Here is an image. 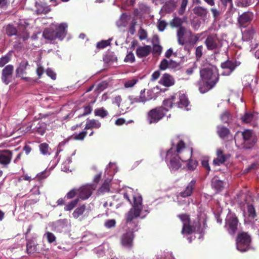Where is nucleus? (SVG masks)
<instances>
[{
	"label": "nucleus",
	"mask_w": 259,
	"mask_h": 259,
	"mask_svg": "<svg viewBox=\"0 0 259 259\" xmlns=\"http://www.w3.org/2000/svg\"><path fill=\"white\" fill-rule=\"evenodd\" d=\"M192 149L190 150L187 148L185 142L180 139H178L176 142L171 143L170 148L166 152V157L169 159V165L170 168L176 170L179 169L183 162L187 161L191 158Z\"/></svg>",
	"instance_id": "1"
},
{
	"label": "nucleus",
	"mask_w": 259,
	"mask_h": 259,
	"mask_svg": "<svg viewBox=\"0 0 259 259\" xmlns=\"http://www.w3.org/2000/svg\"><path fill=\"white\" fill-rule=\"evenodd\" d=\"M200 80L197 86L201 93H205L212 89L218 82L219 74L216 66L209 64L200 70Z\"/></svg>",
	"instance_id": "2"
},
{
	"label": "nucleus",
	"mask_w": 259,
	"mask_h": 259,
	"mask_svg": "<svg viewBox=\"0 0 259 259\" xmlns=\"http://www.w3.org/2000/svg\"><path fill=\"white\" fill-rule=\"evenodd\" d=\"M236 146L242 150L252 149L257 141V138L251 130H245L237 132L234 136Z\"/></svg>",
	"instance_id": "3"
},
{
	"label": "nucleus",
	"mask_w": 259,
	"mask_h": 259,
	"mask_svg": "<svg viewBox=\"0 0 259 259\" xmlns=\"http://www.w3.org/2000/svg\"><path fill=\"white\" fill-rule=\"evenodd\" d=\"M179 218L183 222V225L181 231L183 235H190L197 232L199 233H202L204 229L201 228L199 220H198L193 222L190 220V215L186 213H183L178 215Z\"/></svg>",
	"instance_id": "4"
},
{
	"label": "nucleus",
	"mask_w": 259,
	"mask_h": 259,
	"mask_svg": "<svg viewBox=\"0 0 259 259\" xmlns=\"http://www.w3.org/2000/svg\"><path fill=\"white\" fill-rule=\"evenodd\" d=\"M67 24L61 23L59 25L52 26L49 28H46L42 35L47 39L53 40L58 38L61 40H63L66 35Z\"/></svg>",
	"instance_id": "5"
},
{
	"label": "nucleus",
	"mask_w": 259,
	"mask_h": 259,
	"mask_svg": "<svg viewBox=\"0 0 259 259\" xmlns=\"http://www.w3.org/2000/svg\"><path fill=\"white\" fill-rule=\"evenodd\" d=\"M168 109L159 106L151 109L147 113V119L149 124L156 123L166 115Z\"/></svg>",
	"instance_id": "6"
},
{
	"label": "nucleus",
	"mask_w": 259,
	"mask_h": 259,
	"mask_svg": "<svg viewBox=\"0 0 259 259\" xmlns=\"http://www.w3.org/2000/svg\"><path fill=\"white\" fill-rule=\"evenodd\" d=\"M137 231V229L135 228L128 227L120 237V243L123 247L130 249L133 247L134 239L135 237L134 233Z\"/></svg>",
	"instance_id": "7"
},
{
	"label": "nucleus",
	"mask_w": 259,
	"mask_h": 259,
	"mask_svg": "<svg viewBox=\"0 0 259 259\" xmlns=\"http://www.w3.org/2000/svg\"><path fill=\"white\" fill-rule=\"evenodd\" d=\"M250 241V237L247 233H239L236 239L237 248L242 252L246 251L249 248Z\"/></svg>",
	"instance_id": "8"
},
{
	"label": "nucleus",
	"mask_w": 259,
	"mask_h": 259,
	"mask_svg": "<svg viewBox=\"0 0 259 259\" xmlns=\"http://www.w3.org/2000/svg\"><path fill=\"white\" fill-rule=\"evenodd\" d=\"M46 129L47 124L45 122L36 120L33 121L30 125L27 126L26 131L42 136L45 133Z\"/></svg>",
	"instance_id": "9"
},
{
	"label": "nucleus",
	"mask_w": 259,
	"mask_h": 259,
	"mask_svg": "<svg viewBox=\"0 0 259 259\" xmlns=\"http://www.w3.org/2000/svg\"><path fill=\"white\" fill-rule=\"evenodd\" d=\"M239 221L236 215L230 213L226 219L225 228L230 234L234 235L237 230Z\"/></svg>",
	"instance_id": "10"
},
{
	"label": "nucleus",
	"mask_w": 259,
	"mask_h": 259,
	"mask_svg": "<svg viewBox=\"0 0 259 259\" xmlns=\"http://www.w3.org/2000/svg\"><path fill=\"white\" fill-rule=\"evenodd\" d=\"M240 65V62L236 60L228 59L226 61L221 63V67L226 70L222 73L223 75H230L236 68L237 67Z\"/></svg>",
	"instance_id": "11"
},
{
	"label": "nucleus",
	"mask_w": 259,
	"mask_h": 259,
	"mask_svg": "<svg viewBox=\"0 0 259 259\" xmlns=\"http://www.w3.org/2000/svg\"><path fill=\"white\" fill-rule=\"evenodd\" d=\"M13 71L14 66L12 65H8L2 70L1 79L6 85L12 81Z\"/></svg>",
	"instance_id": "12"
},
{
	"label": "nucleus",
	"mask_w": 259,
	"mask_h": 259,
	"mask_svg": "<svg viewBox=\"0 0 259 259\" xmlns=\"http://www.w3.org/2000/svg\"><path fill=\"white\" fill-rule=\"evenodd\" d=\"M13 157V152L9 150L0 151V164L3 167H7L11 163Z\"/></svg>",
	"instance_id": "13"
},
{
	"label": "nucleus",
	"mask_w": 259,
	"mask_h": 259,
	"mask_svg": "<svg viewBox=\"0 0 259 259\" xmlns=\"http://www.w3.org/2000/svg\"><path fill=\"white\" fill-rule=\"evenodd\" d=\"M220 39L216 34L208 35L205 40V44L208 50H213L219 48Z\"/></svg>",
	"instance_id": "14"
},
{
	"label": "nucleus",
	"mask_w": 259,
	"mask_h": 259,
	"mask_svg": "<svg viewBox=\"0 0 259 259\" xmlns=\"http://www.w3.org/2000/svg\"><path fill=\"white\" fill-rule=\"evenodd\" d=\"M176 95V106L180 108H185L187 110H189V106L190 102L187 97L184 94H182L179 95Z\"/></svg>",
	"instance_id": "15"
},
{
	"label": "nucleus",
	"mask_w": 259,
	"mask_h": 259,
	"mask_svg": "<svg viewBox=\"0 0 259 259\" xmlns=\"http://www.w3.org/2000/svg\"><path fill=\"white\" fill-rule=\"evenodd\" d=\"M141 211L135 209L134 208H131L129 211L128 212L126 218V223L128 227H134L136 228L138 224L134 223L133 225V223L132 222L133 220L138 217H139L141 214Z\"/></svg>",
	"instance_id": "16"
},
{
	"label": "nucleus",
	"mask_w": 259,
	"mask_h": 259,
	"mask_svg": "<svg viewBox=\"0 0 259 259\" xmlns=\"http://www.w3.org/2000/svg\"><path fill=\"white\" fill-rule=\"evenodd\" d=\"M253 18V14L251 12H246L239 16L238 21L241 27H245L252 21Z\"/></svg>",
	"instance_id": "17"
},
{
	"label": "nucleus",
	"mask_w": 259,
	"mask_h": 259,
	"mask_svg": "<svg viewBox=\"0 0 259 259\" xmlns=\"http://www.w3.org/2000/svg\"><path fill=\"white\" fill-rule=\"evenodd\" d=\"M28 65V63L27 61H22L16 70V76L17 77H21L22 79L28 81V78L24 77V75L26 74V70Z\"/></svg>",
	"instance_id": "18"
},
{
	"label": "nucleus",
	"mask_w": 259,
	"mask_h": 259,
	"mask_svg": "<svg viewBox=\"0 0 259 259\" xmlns=\"http://www.w3.org/2000/svg\"><path fill=\"white\" fill-rule=\"evenodd\" d=\"M196 180H192L188 183L185 189L179 193V195L183 198H186L192 195L195 188Z\"/></svg>",
	"instance_id": "19"
},
{
	"label": "nucleus",
	"mask_w": 259,
	"mask_h": 259,
	"mask_svg": "<svg viewBox=\"0 0 259 259\" xmlns=\"http://www.w3.org/2000/svg\"><path fill=\"white\" fill-rule=\"evenodd\" d=\"M217 157L213 160V164L215 165H220L224 163L230 156V154H224L221 149L217 151Z\"/></svg>",
	"instance_id": "20"
},
{
	"label": "nucleus",
	"mask_w": 259,
	"mask_h": 259,
	"mask_svg": "<svg viewBox=\"0 0 259 259\" xmlns=\"http://www.w3.org/2000/svg\"><path fill=\"white\" fill-rule=\"evenodd\" d=\"M78 190L79 197L82 200L88 199L92 194V189L91 186H84Z\"/></svg>",
	"instance_id": "21"
},
{
	"label": "nucleus",
	"mask_w": 259,
	"mask_h": 259,
	"mask_svg": "<svg viewBox=\"0 0 259 259\" xmlns=\"http://www.w3.org/2000/svg\"><path fill=\"white\" fill-rule=\"evenodd\" d=\"M19 39H22L25 41L28 39L30 37L29 32L26 27L24 25H19L18 28V34L16 36Z\"/></svg>",
	"instance_id": "22"
},
{
	"label": "nucleus",
	"mask_w": 259,
	"mask_h": 259,
	"mask_svg": "<svg viewBox=\"0 0 259 259\" xmlns=\"http://www.w3.org/2000/svg\"><path fill=\"white\" fill-rule=\"evenodd\" d=\"M174 78L169 74L164 73L160 78L159 83L164 87H169L175 84Z\"/></svg>",
	"instance_id": "23"
},
{
	"label": "nucleus",
	"mask_w": 259,
	"mask_h": 259,
	"mask_svg": "<svg viewBox=\"0 0 259 259\" xmlns=\"http://www.w3.org/2000/svg\"><path fill=\"white\" fill-rule=\"evenodd\" d=\"M152 51L150 46H139L136 50L137 56L139 58L145 57L148 56Z\"/></svg>",
	"instance_id": "24"
},
{
	"label": "nucleus",
	"mask_w": 259,
	"mask_h": 259,
	"mask_svg": "<svg viewBox=\"0 0 259 259\" xmlns=\"http://www.w3.org/2000/svg\"><path fill=\"white\" fill-rule=\"evenodd\" d=\"M188 30L185 28V27H181L178 28L177 32V37L178 42L179 45L183 46L185 44V39L184 35L188 33Z\"/></svg>",
	"instance_id": "25"
},
{
	"label": "nucleus",
	"mask_w": 259,
	"mask_h": 259,
	"mask_svg": "<svg viewBox=\"0 0 259 259\" xmlns=\"http://www.w3.org/2000/svg\"><path fill=\"white\" fill-rule=\"evenodd\" d=\"M101 126V123L99 120L95 119H88L84 130H93L94 128L98 129Z\"/></svg>",
	"instance_id": "26"
},
{
	"label": "nucleus",
	"mask_w": 259,
	"mask_h": 259,
	"mask_svg": "<svg viewBox=\"0 0 259 259\" xmlns=\"http://www.w3.org/2000/svg\"><path fill=\"white\" fill-rule=\"evenodd\" d=\"M5 33L9 37L17 36L18 34V28L12 24H8L4 27Z\"/></svg>",
	"instance_id": "27"
},
{
	"label": "nucleus",
	"mask_w": 259,
	"mask_h": 259,
	"mask_svg": "<svg viewBox=\"0 0 259 259\" xmlns=\"http://www.w3.org/2000/svg\"><path fill=\"white\" fill-rule=\"evenodd\" d=\"M177 7V2L175 0H169L163 5L162 10L167 13L172 12Z\"/></svg>",
	"instance_id": "28"
},
{
	"label": "nucleus",
	"mask_w": 259,
	"mask_h": 259,
	"mask_svg": "<svg viewBox=\"0 0 259 259\" xmlns=\"http://www.w3.org/2000/svg\"><path fill=\"white\" fill-rule=\"evenodd\" d=\"M193 11L195 15L202 18H206L208 13L207 9L202 6L195 7Z\"/></svg>",
	"instance_id": "29"
},
{
	"label": "nucleus",
	"mask_w": 259,
	"mask_h": 259,
	"mask_svg": "<svg viewBox=\"0 0 259 259\" xmlns=\"http://www.w3.org/2000/svg\"><path fill=\"white\" fill-rule=\"evenodd\" d=\"M163 105L164 107L168 108V110L173 107H176V95H174L170 98L165 99L163 101Z\"/></svg>",
	"instance_id": "30"
},
{
	"label": "nucleus",
	"mask_w": 259,
	"mask_h": 259,
	"mask_svg": "<svg viewBox=\"0 0 259 259\" xmlns=\"http://www.w3.org/2000/svg\"><path fill=\"white\" fill-rule=\"evenodd\" d=\"M224 182L213 179L211 182V186L212 188L215 189L217 192L222 191L224 189Z\"/></svg>",
	"instance_id": "31"
},
{
	"label": "nucleus",
	"mask_w": 259,
	"mask_h": 259,
	"mask_svg": "<svg viewBox=\"0 0 259 259\" xmlns=\"http://www.w3.org/2000/svg\"><path fill=\"white\" fill-rule=\"evenodd\" d=\"M230 133V132L229 128L224 126L221 125L217 127V134L222 139L227 137Z\"/></svg>",
	"instance_id": "32"
},
{
	"label": "nucleus",
	"mask_w": 259,
	"mask_h": 259,
	"mask_svg": "<svg viewBox=\"0 0 259 259\" xmlns=\"http://www.w3.org/2000/svg\"><path fill=\"white\" fill-rule=\"evenodd\" d=\"M133 199L134 203L132 208L142 211L143 208L142 197L141 196H134Z\"/></svg>",
	"instance_id": "33"
},
{
	"label": "nucleus",
	"mask_w": 259,
	"mask_h": 259,
	"mask_svg": "<svg viewBox=\"0 0 259 259\" xmlns=\"http://www.w3.org/2000/svg\"><path fill=\"white\" fill-rule=\"evenodd\" d=\"M36 9L35 10L36 13L37 15L46 14L50 12L51 9L49 7L45 6L41 4H37L36 6Z\"/></svg>",
	"instance_id": "34"
},
{
	"label": "nucleus",
	"mask_w": 259,
	"mask_h": 259,
	"mask_svg": "<svg viewBox=\"0 0 259 259\" xmlns=\"http://www.w3.org/2000/svg\"><path fill=\"white\" fill-rule=\"evenodd\" d=\"M27 252L28 254H32L37 251V245L35 244L32 241L29 240L26 244Z\"/></svg>",
	"instance_id": "35"
},
{
	"label": "nucleus",
	"mask_w": 259,
	"mask_h": 259,
	"mask_svg": "<svg viewBox=\"0 0 259 259\" xmlns=\"http://www.w3.org/2000/svg\"><path fill=\"white\" fill-rule=\"evenodd\" d=\"M94 114L96 116H99L102 118H104L109 115L108 112L103 107L96 109Z\"/></svg>",
	"instance_id": "36"
},
{
	"label": "nucleus",
	"mask_w": 259,
	"mask_h": 259,
	"mask_svg": "<svg viewBox=\"0 0 259 259\" xmlns=\"http://www.w3.org/2000/svg\"><path fill=\"white\" fill-rule=\"evenodd\" d=\"M85 209V205L83 204L79 207L76 208L73 212L72 213V215L74 218L77 219L80 215H81L83 212H84Z\"/></svg>",
	"instance_id": "37"
},
{
	"label": "nucleus",
	"mask_w": 259,
	"mask_h": 259,
	"mask_svg": "<svg viewBox=\"0 0 259 259\" xmlns=\"http://www.w3.org/2000/svg\"><path fill=\"white\" fill-rule=\"evenodd\" d=\"M151 93L150 91H148L147 92V95L145 94V89L142 90L140 92V95L139 97L140 99L141 102L145 103L147 101L150 100L152 99V97H150L149 94Z\"/></svg>",
	"instance_id": "38"
},
{
	"label": "nucleus",
	"mask_w": 259,
	"mask_h": 259,
	"mask_svg": "<svg viewBox=\"0 0 259 259\" xmlns=\"http://www.w3.org/2000/svg\"><path fill=\"white\" fill-rule=\"evenodd\" d=\"M188 33L190 35V38L189 39V43L191 45L195 44L199 40L200 35L199 34H193L191 30H188Z\"/></svg>",
	"instance_id": "39"
},
{
	"label": "nucleus",
	"mask_w": 259,
	"mask_h": 259,
	"mask_svg": "<svg viewBox=\"0 0 259 259\" xmlns=\"http://www.w3.org/2000/svg\"><path fill=\"white\" fill-rule=\"evenodd\" d=\"M79 201V199L76 198L70 202H69L68 204H67L64 207V210L65 211H71L74 208L76 207L78 202Z\"/></svg>",
	"instance_id": "40"
},
{
	"label": "nucleus",
	"mask_w": 259,
	"mask_h": 259,
	"mask_svg": "<svg viewBox=\"0 0 259 259\" xmlns=\"http://www.w3.org/2000/svg\"><path fill=\"white\" fill-rule=\"evenodd\" d=\"M39 149L41 153L43 155L50 154L49 149V146L46 143H43L39 145Z\"/></svg>",
	"instance_id": "41"
},
{
	"label": "nucleus",
	"mask_w": 259,
	"mask_h": 259,
	"mask_svg": "<svg viewBox=\"0 0 259 259\" xmlns=\"http://www.w3.org/2000/svg\"><path fill=\"white\" fill-rule=\"evenodd\" d=\"M111 39L102 40L97 44L96 47L99 49H102L110 45Z\"/></svg>",
	"instance_id": "42"
},
{
	"label": "nucleus",
	"mask_w": 259,
	"mask_h": 259,
	"mask_svg": "<svg viewBox=\"0 0 259 259\" xmlns=\"http://www.w3.org/2000/svg\"><path fill=\"white\" fill-rule=\"evenodd\" d=\"M183 22L181 18H175L171 22L170 25L172 27H178V28H179L181 27H183L182 26Z\"/></svg>",
	"instance_id": "43"
},
{
	"label": "nucleus",
	"mask_w": 259,
	"mask_h": 259,
	"mask_svg": "<svg viewBox=\"0 0 259 259\" xmlns=\"http://www.w3.org/2000/svg\"><path fill=\"white\" fill-rule=\"evenodd\" d=\"M138 81L136 78L125 80L124 82V87L125 88H130L134 87Z\"/></svg>",
	"instance_id": "44"
},
{
	"label": "nucleus",
	"mask_w": 259,
	"mask_h": 259,
	"mask_svg": "<svg viewBox=\"0 0 259 259\" xmlns=\"http://www.w3.org/2000/svg\"><path fill=\"white\" fill-rule=\"evenodd\" d=\"M87 135V130L81 132L79 134H74L73 139L75 140H83Z\"/></svg>",
	"instance_id": "45"
},
{
	"label": "nucleus",
	"mask_w": 259,
	"mask_h": 259,
	"mask_svg": "<svg viewBox=\"0 0 259 259\" xmlns=\"http://www.w3.org/2000/svg\"><path fill=\"white\" fill-rule=\"evenodd\" d=\"M188 160H189L187 164L188 169L190 170H194L196 168L198 164L197 160L191 159V158H190Z\"/></svg>",
	"instance_id": "46"
},
{
	"label": "nucleus",
	"mask_w": 259,
	"mask_h": 259,
	"mask_svg": "<svg viewBox=\"0 0 259 259\" xmlns=\"http://www.w3.org/2000/svg\"><path fill=\"white\" fill-rule=\"evenodd\" d=\"M253 115L251 113H246L242 117L241 119L243 122L249 123L253 119Z\"/></svg>",
	"instance_id": "47"
},
{
	"label": "nucleus",
	"mask_w": 259,
	"mask_h": 259,
	"mask_svg": "<svg viewBox=\"0 0 259 259\" xmlns=\"http://www.w3.org/2000/svg\"><path fill=\"white\" fill-rule=\"evenodd\" d=\"M83 112L82 114L81 115V116L89 115L92 112L93 110L92 105L91 104L84 105L83 107Z\"/></svg>",
	"instance_id": "48"
},
{
	"label": "nucleus",
	"mask_w": 259,
	"mask_h": 259,
	"mask_svg": "<svg viewBox=\"0 0 259 259\" xmlns=\"http://www.w3.org/2000/svg\"><path fill=\"white\" fill-rule=\"evenodd\" d=\"M188 0H182L181 7L179 8L178 13L180 15H182L186 10V8L188 5Z\"/></svg>",
	"instance_id": "49"
},
{
	"label": "nucleus",
	"mask_w": 259,
	"mask_h": 259,
	"mask_svg": "<svg viewBox=\"0 0 259 259\" xmlns=\"http://www.w3.org/2000/svg\"><path fill=\"white\" fill-rule=\"evenodd\" d=\"M77 194H78V189H73L66 194L65 198L70 199L73 198Z\"/></svg>",
	"instance_id": "50"
},
{
	"label": "nucleus",
	"mask_w": 259,
	"mask_h": 259,
	"mask_svg": "<svg viewBox=\"0 0 259 259\" xmlns=\"http://www.w3.org/2000/svg\"><path fill=\"white\" fill-rule=\"evenodd\" d=\"M124 61L126 63H133L135 61L134 54L132 52H130L124 58Z\"/></svg>",
	"instance_id": "51"
},
{
	"label": "nucleus",
	"mask_w": 259,
	"mask_h": 259,
	"mask_svg": "<svg viewBox=\"0 0 259 259\" xmlns=\"http://www.w3.org/2000/svg\"><path fill=\"white\" fill-rule=\"evenodd\" d=\"M47 237V241L49 243H52L56 241V237L54 234L51 232H47L45 235Z\"/></svg>",
	"instance_id": "52"
},
{
	"label": "nucleus",
	"mask_w": 259,
	"mask_h": 259,
	"mask_svg": "<svg viewBox=\"0 0 259 259\" xmlns=\"http://www.w3.org/2000/svg\"><path fill=\"white\" fill-rule=\"evenodd\" d=\"M49 175L50 172L45 170L37 174L36 176V178H37L38 181H41L47 178L49 176Z\"/></svg>",
	"instance_id": "53"
},
{
	"label": "nucleus",
	"mask_w": 259,
	"mask_h": 259,
	"mask_svg": "<svg viewBox=\"0 0 259 259\" xmlns=\"http://www.w3.org/2000/svg\"><path fill=\"white\" fill-rule=\"evenodd\" d=\"M251 4V0H238L237 6L241 7H246L250 6Z\"/></svg>",
	"instance_id": "54"
},
{
	"label": "nucleus",
	"mask_w": 259,
	"mask_h": 259,
	"mask_svg": "<svg viewBox=\"0 0 259 259\" xmlns=\"http://www.w3.org/2000/svg\"><path fill=\"white\" fill-rule=\"evenodd\" d=\"M162 51V47L158 44H153L152 53L154 54L160 55Z\"/></svg>",
	"instance_id": "55"
},
{
	"label": "nucleus",
	"mask_w": 259,
	"mask_h": 259,
	"mask_svg": "<svg viewBox=\"0 0 259 259\" xmlns=\"http://www.w3.org/2000/svg\"><path fill=\"white\" fill-rule=\"evenodd\" d=\"M168 60L166 59H163L161 60L160 65H159V69L161 70H164L168 68Z\"/></svg>",
	"instance_id": "56"
},
{
	"label": "nucleus",
	"mask_w": 259,
	"mask_h": 259,
	"mask_svg": "<svg viewBox=\"0 0 259 259\" xmlns=\"http://www.w3.org/2000/svg\"><path fill=\"white\" fill-rule=\"evenodd\" d=\"M230 114L229 112L225 111H224L222 114L221 115V120L224 122H228L230 119Z\"/></svg>",
	"instance_id": "57"
},
{
	"label": "nucleus",
	"mask_w": 259,
	"mask_h": 259,
	"mask_svg": "<svg viewBox=\"0 0 259 259\" xmlns=\"http://www.w3.org/2000/svg\"><path fill=\"white\" fill-rule=\"evenodd\" d=\"M202 49H203L202 46H198L196 49L195 55H196V58L197 60H199L202 57Z\"/></svg>",
	"instance_id": "58"
},
{
	"label": "nucleus",
	"mask_w": 259,
	"mask_h": 259,
	"mask_svg": "<svg viewBox=\"0 0 259 259\" xmlns=\"http://www.w3.org/2000/svg\"><path fill=\"white\" fill-rule=\"evenodd\" d=\"M139 37L141 40L145 39L147 37V33L146 30L141 28L139 31Z\"/></svg>",
	"instance_id": "59"
},
{
	"label": "nucleus",
	"mask_w": 259,
	"mask_h": 259,
	"mask_svg": "<svg viewBox=\"0 0 259 259\" xmlns=\"http://www.w3.org/2000/svg\"><path fill=\"white\" fill-rule=\"evenodd\" d=\"M10 61V58L8 56H5L0 58V67H4Z\"/></svg>",
	"instance_id": "60"
},
{
	"label": "nucleus",
	"mask_w": 259,
	"mask_h": 259,
	"mask_svg": "<svg viewBox=\"0 0 259 259\" xmlns=\"http://www.w3.org/2000/svg\"><path fill=\"white\" fill-rule=\"evenodd\" d=\"M116 221L114 219L108 220L105 223V226L107 228H111L115 227Z\"/></svg>",
	"instance_id": "61"
},
{
	"label": "nucleus",
	"mask_w": 259,
	"mask_h": 259,
	"mask_svg": "<svg viewBox=\"0 0 259 259\" xmlns=\"http://www.w3.org/2000/svg\"><path fill=\"white\" fill-rule=\"evenodd\" d=\"M137 24V22L136 21H133L131 23L129 28L128 32L131 35H134L136 31L135 26Z\"/></svg>",
	"instance_id": "62"
},
{
	"label": "nucleus",
	"mask_w": 259,
	"mask_h": 259,
	"mask_svg": "<svg viewBox=\"0 0 259 259\" xmlns=\"http://www.w3.org/2000/svg\"><path fill=\"white\" fill-rule=\"evenodd\" d=\"M168 68L170 69H176L179 67L180 64L172 60L168 61Z\"/></svg>",
	"instance_id": "63"
},
{
	"label": "nucleus",
	"mask_w": 259,
	"mask_h": 259,
	"mask_svg": "<svg viewBox=\"0 0 259 259\" xmlns=\"http://www.w3.org/2000/svg\"><path fill=\"white\" fill-rule=\"evenodd\" d=\"M46 73L48 76L50 77L52 79L55 80L56 79V74L51 68H48L46 70Z\"/></svg>",
	"instance_id": "64"
}]
</instances>
